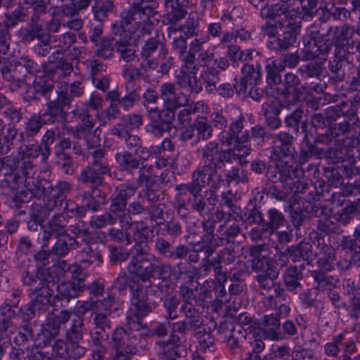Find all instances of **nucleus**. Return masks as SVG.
Masks as SVG:
<instances>
[{"label":"nucleus","instance_id":"60","mask_svg":"<svg viewBox=\"0 0 360 360\" xmlns=\"http://www.w3.org/2000/svg\"><path fill=\"white\" fill-rule=\"evenodd\" d=\"M173 291H168V294H165L161 298L163 303V307L166 309L167 319L169 320H174L178 317L177 308L179 304V300L176 297Z\"/></svg>","mask_w":360,"mask_h":360},{"label":"nucleus","instance_id":"21","mask_svg":"<svg viewBox=\"0 0 360 360\" xmlns=\"http://www.w3.org/2000/svg\"><path fill=\"white\" fill-rule=\"evenodd\" d=\"M159 93L163 105L180 108L188 101L187 96L181 91H178L176 84L172 82H167L160 84Z\"/></svg>","mask_w":360,"mask_h":360},{"label":"nucleus","instance_id":"57","mask_svg":"<svg viewBox=\"0 0 360 360\" xmlns=\"http://www.w3.org/2000/svg\"><path fill=\"white\" fill-rule=\"evenodd\" d=\"M94 328L91 334L96 335H105L108 338L107 334L111 329V321L108 319V315L103 313H95L93 318Z\"/></svg>","mask_w":360,"mask_h":360},{"label":"nucleus","instance_id":"22","mask_svg":"<svg viewBox=\"0 0 360 360\" xmlns=\"http://www.w3.org/2000/svg\"><path fill=\"white\" fill-rule=\"evenodd\" d=\"M196 65L182 66L181 75L176 77V83L182 89L191 94H198L202 90V82L200 78L196 77Z\"/></svg>","mask_w":360,"mask_h":360},{"label":"nucleus","instance_id":"31","mask_svg":"<svg viewBox=\"0 0 360 360\" xmlns=\"http://www.w3.org/2000/svg\"><path fill=\"white\" fill-rule=\"evenodd\" d=\"M86 288V284L75 283V281H66L60 283L57 287L56 300H66L68 302L72 298L79 296Z\"/></svg>","mask_w":360,"mask_h":360},{"label":"nucleus","instance_id":"25","mask_svg":"<svg viewBox=\"0 0 360 360\" xmlns=\"http://www.w3.org/2000/svg\"><path fill=\"white\" fill-rule=\"evenodd\" d=\"M258 330H262L266 338L271 340H279L283 338L281 328V319L278 315L270 314L264 315L259 321Z\"/></svg>","mask_w":360,"mask_h":360},{"label":"nucleus","instance_id":"13","mask_svg":"<svg viewBox=\"0 0 360 360\" xmlns=\"http://www.w3.org/2000/svg\"><path fill=\"white\" fill-rule=\"evenodd\" d=\"M23 145L18 148V158H7V165L20 169V165L24 162H33L30 159L37 158L41 156L42 161L48 160L51 154V148L42 146L41 144H35L32 142L22 143Z\"/></svg>","mask_w":360,"mask_h":360},{"label":"nucleus","instance_id":"35","mask_svg":"<svg viewBox=\"0 0 360 360\" xmlns=\"http://www.w3.org/2000/svg\"><path fill=\"white\" fill-rule=\"evenodd\" d=\"M67 129L75 139H84L89 148H93L100 145L101 139L99 134H97L99 131L98 128L91 130L77 125L75 127H67Z\"/></svg>","mask_w":360,"mask_h":360},{"label":"nucleus","instance_id":"15","mask_svg":"<svg viewBox=\"0 0 360 360\" xmlns=\"http://www.w3.org/2000/svg\"><path fill=\"white\" fill-rule=\"evenodd\" d=\"M272 140V153L277 159L290 158L295 159L296 150L294 146V136L289 133L283 131L274 134ZM290 162H292L291 160ZM293 162H295L293 161Z\"/></svg>","mask_w":360,"mask_h":360},{"label":"nucleus","instance_id":"28","mask_svg":"<svg viewBox=\"0 0 360 360\" xmlns=\"http://www.w3.org/2000/svg\"><path fill=\"white\" fill-rule=\"evenodd\" d=\"M11 172L5 174V178L0 183V193L12 195L18 192L19 186L23 184V176L17 168L9 167Z\"/></svg>","mask_w":360,"mask_h":360},{"label":"nucleus","instance_id":"38","mask_svg":"<svg viewBox=\"0 0 360 360\" xmlns=\"http://www.w3.org/2000/svg\"><path fill=\"white\" fill-rule=\"evenodd\" d=\"M141 18L131 8L124 10L120 15V21L113 25L112 30L115 37L120 34L124 35V32H127L131 35V30L129 27L133 22L136 25Z\"/></svg>","mask_w":360,"mask_h":360},{"label":"nucleus","instance_id":"11","mask_svg":"<svg viewBox=\"0 0 360 360\" xmlns=\"http://www.w3.org/2000/svg\"><path fill=\"white\" fill-rule=\"evenodd\" d=\"M295 162L285 160L284 159H276L273 165H266L265 162L256 159L250 162V170L257 174L262 175L265 173L266 181L272 184L280 182L283 186L285 182L283 178L284 171L292 168Z\"/></svg>","mask_w":360,"mask_h":360},{"label":"nucleus","instance_id":"47","mask_svg":"<svg viewBox=\"0 0 360 360\" xmlns=\"http://www.w3.org/2000/svg\"><path fill=\"white\" fill-rule=\"evenodd\" d=\"M349 106L352 105L347 103V101H343L338 105L327 108L325 110V115L330 122L341 116L347 117L349 120H353L352 115H354V111L350 110Z\"/></svg>","mask_w":360,"mask_h":360},{"label":"nucleus","instance_id":"27","mask_svg":"<svg viewBox=\"0 0 360 360\" xmlns=\"http://www.w3.org/2000/svg\"><path fill=\"white\" fill-rule=\"evenodd\" d=\"M304 279L302 269L296 266H290L288 267L285 273L283 274V281L288 291L295 295L299 294L303 289L301 283Z\"/></svg>","mask_w":360,"mask_h":360},{"label":"nucleus","instance_id":"8","mask_svg":"<svg viewBox=\"0 0 360 360\" xmlns=\"http://www.w3.org/2000/svg\"><path fill=\"white\" fill-rule=\"evenodd\" d=\"M21 281L29 288V294L50 288L55 283L51 268L34 267L27 265L21 272Z\"/></svg>","mask_w":360,"mask_h":360},{"label":"nucleus","instance_id":"33","mask_svg":"<svg viewBox=\"0 0 360 360\" xmlns=\"http://www.w3.org/2000/svg\"><path fill=\"white\" fill-rule=\"evenodd\" d=\"M115 160L120 169L127 174H134L141 166L143 162L138 157L129 150H124L117 153L115 155Z\"/></svg>","mask_w":360,"mask_h":360},{"label":"nucleus","instance_id":"10","mask_svg":"<svg viewBox=\"0 0 360 360\" xmlns=\"http://www.w3.org/2000/svg\"><path fill=\"white\" fill-rule=\"evenodd\" d=\"M319 34V31H312L310 36L303 38L304 47L300 51L302 60L308 61L316 58L326 60L332 43L328 39L324 40Z\"/></svg>","mask_w":360,"mask_h":360},{"label":"nucleus","instance_id":"26","mask_svg":"<svg viewBox=\"0 0 360 360\" xmlns=\"http://www.w3.org/2000/svg\"><path fill=\"white\" fill-rule=\"evenodd\" d=\"M115 49L120 54V58L127 63L132 62L136 58L134 46L131 43V37L124 32V35L115 36Z\"/></svg>","mask_w":360,"mask_h":360},{"label":"nucleus","instance_id":"32","mask_svg":"<svg viewBox=\"0 0 360 360\" xmlns=\"http://www.w3.org/2000/svg\"><path fill=\"white\" fill-rule=\"evenodd\" d=\"M29 231L20 238L18 243V250L22 254H30L39 243H41L40 237L41 231L37 227L31 230V226L28 224Z\"/></svg>","mask_w":360,"mask_h":360},{"label":"nucleus","instance_id":"9","mask_svg":"<svg viewBox=\"0 0 360 360\" xmlns=\"http://www.w3.org/2000/svg\"><path fill=\"white\" fill-rule=\"evenodd\" d=\"M20 174L23 176V183L27 191L37 198L48 197L53 190L49 181L45 179L39 180L35 177L36 165L33 162H24L20 165Z\"/></svg>","mask_w":360,"mask_h":360},{"label":"nucleus","instance_id":"49","mask_svg":"<svg viewBox=\"0 0 360 360\" xmlns=\"http://www.w3.org/2000/svg\"><path fill=\"white\" fill-rule=\"evenodd\" d=\"M333 216H325L317 221V234L328 236L330 234H340L342 229Z\"/></svg>","mask_w":360,"mask_h":360},{"label":"nucleus","instance_id":"18","mask_svg":"<svg viewBox=\"0 0 360 360\" xmlns=\"http://www.w3.org/2000/svg\"><path fill=\"white\" fill-rule=\"evenodd\" d=\"M154 243L155 251L165 258L181 260L190 252L189 248L186 245L180 244L174 247L169 240L163 237H157Z\"/></svg>","mask_w":360,"mask_h":360},{"label":"nucleus","instance_id":"46","mask_svg":"<svg viewBox=\"0 0 360 360\" xmlns=\"http://www.w3.org/2000/svg\"><path fill=\"white\" fill-rule=\"evenodd\" d=\"M179 108L170 105H163L162 108L156 107L148 114L152 121H157L162 124H171L175 119V112Z\"/></svg>","mask_w":360,"mask_h":360},{"label":"nucleus","instance_id":"5","mask_svg":"<svg viewBox=\"0 0 360 360\" xmlns=\"http://www.w3.org/2000/svg\"><path fill=\"white\" fill-rule=\"evenodd\" d=\"M304 172L300 169L296 162L292 168L284 171L283 174V187L294 191L295 194H305L304 200L307 202L319 200L320 196L323 195V181H316L314 184H308L304 179Z\"/></svg>","mask_w":360,"mask_h":360},{"label":"nucleus","instance_id":"39","mask_svg":"<svg viewBox=\"0 0 360 360\" xmlns=\"http://www.w3.org/2000/svg\"><path fill=\"white\" fill-rule=\"evenodd\" d=\"M188 4V0H165V6L169 21L175 23L186 14L185 6Z\"/></svg>","mask_w":360,"mask_h":360},{"label":"nucleus","instance_id":"59","mask_svg":"<svg viewBox=\"0 0 360 360\" xmlns=\"http://www.w3.org/2000/svg\"><path fill=\"white\" fill-rule=\"evenodd\" d=\"M124 88L126 93L121 96L120 107L125 110H128L140 101L141 98V89L139 86H124Z\"/></svg>","mask_w":360,"mask_h":360},{"label":"nucleus","instance_id":"16","mask_svg":"<svg viewBox=\"0 0 360 360\" xmlns=\"http://www.w3.org/2000/svg\"><path fill=\"white\" fill-rule=\"evenodd\" d=\"M55 360H77L85 353V347L79 345L78 342L66 343L63 340H53Z\"/></svg>","mask_w":360,"mask_h":360},{"label":"nucleus","instance_id":"24","mask_svg":"<svg viewBox=\"0 0 360 360\" xmlns=\"http://www.w3.org/2000/svg\"><path fill=\"white\" fill-rule=\"evenodd\" d=\"M151 262L149 259L131 258L127 270L134 281H149Z\"/></svg>","mask_w":360,"mask_h":360},{"label":"nucleus","instance_id":"29","mask_svg":"<svg viewBox=\"0 0 360 360\" xmlns=\"http://www.w3.org/2000/svg\"><path fill=\"white\" fill-rule=\"evenodd\" d=\"M312 126L316 129L317 133L316 143L331 144L332 138L329 136V130L331 128V123L326 115L322 113H315L311 119Z\"/></svg>","mask_w":360,"mask_h":360},{"label":"nucleus","instance_id":"45","mask_svg":"<svg viewBox=\"0 0 360 360\" xmlns=\"http://www.w3.org/2000/svg\"><path fill=\"white\" fill-rule=\"evenodd\" d=\"M328 271L316 269L311 271V276L316 283L315 289L325 290L335 287L338 278L335 276L328 275Z\"/></svg>","mask_w":360,"mask_h":360},{"label":"nucleus","instance_id":"64","mask_svg":"<svg viewBox=\"0 0 360 360\" xmlns=\"http://www.w3.org/2000/svg\"><path fill=\"white\" fill-rule=\"evenodd\" d=\"M114 39L115 37L112 38H103L102 41L95 44L96 47V56L104 60L112 58L115 49Z\"/></svg>","mask_w":360,"mask_h":360},{"label":"nucleus","instance_id":"1","mask_svg":"<svg viewBox=\"0 0 360 360\" xmlns=\"http://www.w3.org/2000/svg\"><path fill=\"white\" fill-rule=\"evenodd\" d=\"M172 283H154L150 279L144 282L134 281L130 285L131 310L135 317H127V328L118 327L111 334L108 342L113 354L112 360H131L138 352L141 341L140 330L143 328L139 316H146L152 311L148 303L149 299H160L168 291H173Z\"/></svg>","mask_w":360,"mask_h":360},{"label":"nucleus","instance_id":"61","mask_svg":"<svg viewBox=\"0 0 360 360\" xmlns=\"http://www.w3.org/2000/svg\"><path fill=\"white\" fill-rule=\"evenodd\" d=\"M304 110L298 108L288 115L284 120L286 127L293 129L296 132L299 131V125L301 124V128L303 132H306L307 123V121H302Z\"/></svg>","mask_w":360,"mask_h":360},{"label":"nucleus","instance_id":"6","mask_svg":"<svg viewBox=\"0 0 360 360\" xmlns=\"http://www.w3.org/2000/svg\"><path fill=\"white\" fill-rule=\"evenodd\" d=\"M301 82L299 76L292 72H286L283 75L276 94L282 108L290 109L306 101L307 88L301 85Z\"/></svg>","mask_w":360,"mask_h":360},{"label":"nucleus","instance_id":"19","mask_svg":"<svg viewBox=\"0 0 360 360\" xmlns=\"http://www.w3.org/2000/svg\"><path fill=\"white\" fill-rule=\"evenodd\" d=\"M286 11H288V6L279 4L262 8L260 16L266 20V25L262 27V30L265 31L269 28L272 34L277 26L281 28L283 27V20Z\"/></svg>","mask_w":360,"mask_h":360},{"label":"nucleus","instance_id":"40","mask_svg":"<svg viewBox=\"0 0 360 360\" xmlns=\"http://www.w3.org/2000/svg\"><path fill=\"white\" fill-rule=\"evenodd\" d=\"M185 319L184 320L193 331L201 329L203 325V318L193 304L184 303L181 307Z\"/></svg>","mask_w":360,"mask_h":360},{"label":"nucleus","instance_id":"48","mask_svg":"<svg viewBox=\"0 0 360 360\" xmlns=\"http://www.w3.org/2000/svg\"><path fill=\"white\" fill-rule=\"evenodd\" d=\"M266 218L267 219H265L264 231H268L271 236L272 233H275L278 229L284 226L287 223L283 214L276 208L268 210Z\"/></svg>","mask_w":360,"mask_h":360},{"label":"nucleus","instance_id":"7","mask_svg":"<svg viewBox=\"0 0 360 360\" xmlns=\"http://www.w3.org/2000/svg\"><path fill=\"white\" fill-rule=\"evenodd\" d=\"M53 295V290L51 287L28 294L30 301L27 306L20 309L23 321L28 322L36 316L40 317L48 313L51 306V299Z\"/></svg>","mask_w":360,"mask_h":360},{"label":"nucleus","instance_id":"3","mask_svg":"<svg viewBox=\"0 0 360 360\" xmlns=\"http://www.w3.org/2000/svg\"><path fill=\"white\" fill-rule=\"evenodd\" d=\"M22 98L30 105L40 102L41 98H44L47 110L43 116H49V122L59 121L60 89L56 88V82L52 77L48 75L37 77L32 85H27Z\"/></svg>","mask_w":360,"mask_h":360},{"label":"nucleus","instance_id":"4","mask_svg":"<svg viewBox=\"0 0 360 360\" xmlns=\"http://www.w3.org/2000/svg\"><path fill=\"white\" fill-rule=\"evenodd\" d=\"M245 119L243 115L233 120L228 130H223L219 135V140L222 146L237 148L238 146H244L243 143L253 141L259 146H263L266 141L271 140L274 134L259 124L252 127L250 131L245 129ZM246 146V145H245ZM248 148V146H247ZM250 149V148L249 147Z\"/></svg>","mask_w":360,"mask_h":360},{"label":"nucleus","instance_id":"23","mask_svg":"<svg viewBox=\"0 0 360 360\" xmlns=\"http://www.w3.org/2000/svg\"><path fill=\"white\" fill-rule=\"evenodd\" d=\"M285 67L278 60L267 59L264 68L266 73V94H276L283 77L281 73Z\"/></svg>","mask_w":360,"mask_h":360},{"label":"nucleus","instance_id":"51","mask_svg":"<svg viewBox=\"0 0 360 360\" xmlns=\"http://www.w3.org/2000/svg\"><path fill=\"white\" fill-rule=\"evenodd\" d=\"M44 33L42 23H35L30 21L27 27L20 30L19 37L21 41L31 43L34 39H39Z\"/></svg>","mask_w":360,"mask_h":360},{"label":"nucleus","instance_id":"52","mask_svg":"<svg viewBox=\"0 0 360 360\" xmlns=\"http://www.w3.org/2000/svg\"><path fill=\"white\" fill-rule=\"evenodd\" d=\"M245 328H243L245 330ZM245 332L242 331L240 326H238L237 330H232L231 334L225 337L223 341L226 344L229 350L233 354H239L241 352L242 343L245 338Z\"/></svg>","mask_w":360,"mask_h":360},{"label":"nucleus","instance_id":"17","mask_svg":"<svg viewBox=\"0 0 360 360\" xmlns=\"http://www.w3.org/2000/svg\"><path fill=\"white\" fill-rule=\"evenodd\" d=\"M84 91L85 85L82 80L70 83L66 89H60L59 121L62 122L66 118L64 109L70 108L73 98L82 97Z\"/></svg>","mask_w":360,"mask_h":360},{"label":"nucleus","instance_id":"14","mask_svg":"<svg viewBox=\"0 0 360 360\" xmlns=\"http://www.w3.org/2000/svg\"><path fill=\"white\" fill-rule=\"evenodd\" d=\"M68 224V219L64 214H54L47 223L41 227L43 230L41 237L43 247L49 246V241L53 236L59 238L68 235L67 229Z\"/></svg>","mask_w":360,"mask_h":360},{"label":"nucleus","instance_id":"34","mask_svg":"<svg viewBox=\"0 0 360 360\" xmlns=\"http://www.w3.org/2000/svg\"><path fill=\"white\" fill-rule=\"evenodd\" d=\"M298 35L288 31H285L278 37L271 38L266 44V46L271 51L281 54L288 50L297 40Z\"/></svg>","mask_w":360,"mask_h":360},{"label":"nucleus","instance_id":"54","mask_svg":"<svg viewBox=\"0 0 360 360\" xmlns=\"http://www.w3.org/2000/svg\"><path fill=\"white\" fill-rule=\"evenodd\" d=\"M202 190H198L188 199V205L191 211L200 216L207 214L210 210L207 205L205 197L201 195Z\"/></svg>","mask_w":360,"mask_h":360},{"label":"nucleus","instance_id":"36","mask_svg":"<svg viewBox=\"0 0 360 360\" xmlns=\"http://www.w3.org/2000/svg\"><path fill=\"white\" fill-rule=\"evenodd\" d=\"M288 258L293 262L305 261L308 264L314 259L312 246L308 243H300L287 249Z\"/></svg>","mask_w":360,"mask_h":360},{"label":"nucleus","instance_id":"62","mask_svg":"<svg viewBox=\"0 0 360 360\" xmlns=\"http://www.w3.org/2000/svg\"><path fill=\"white\" fill-rule=\"evenodd\" d=\"M344 248L350 251L353 255H360V224L353 230L352 236H345L342 241Z\"/></svg>","mask_w":360,"mask_h":360},{"label":"nucleus","instance_id":"37","mask_svg":"<svg viewBox=\"0 0 360 360\" xmlns=\"http://www.w3.org/2000/svg\"><path fill=\"white\" fill-rule=\"evenodd\" d=\"M42 115L34 114L25 123V131L20 133L18 138L21 143H30L34 141V137L39 132L42 126Z\"/></svg>","mask_w":360,"mask_h":360},{"label":"nucleus","instance_id":"53","mask_svg":"<svg viewBox=\"0 0 360 360\" xmlns=\"http://www.w3.org/2000/svg\"><path fill=\"white\" fill-rule=\"evenodd\" d=\"M181 337L176 335H171L167 342H161L159 345L162 348V351L159 353L160 357L162 360H175L179 356L177 354L178 347L176 343L180 342Z\"/></svg>","mask_w":360,"mask_h":360},{"label":"nucleus","instance_id":"20","mask_svg":"<svg viewBox=\"0 0 360 360\" xmlns=\"http://www.w3.org/2000/svg\"><path fill=\"white\" fill-rule=\"evenodd\" d=\"M70 315L68 310L64 309L58 314H53L46 318V323L42 326V335L49 343H53L56 340L55 338L59 335L62 326L70 320Z\"/></svg>","mask_w":360,"mask_h":360},{"label":"nucleus","instance_id":"58","mask_svg":"<svg viewBox=\"0 0 360 360\" xmlns=\"http://www.w3.org/2000/svg\"><path fill=\"white\" fill-rule=\"evenodd\" d=\"M272 289H274V294L264 297L266 307L270 309L276 308L278 302H285L288 297L286 290L281 283L276 282Z\"/></svg>","mask_w":360,"mask_h":360},{"label":"nucleus","instance_id":"50","mask_svg":"<svg viewBox=\"0 0 360 360\" xmlns=\"http://www.w3.org/2000/svg\"><path fill=\"white\" fill-rule=\"evenodd\" d=\"M63 238H60L51 249L52 254L58 257H65L70 251L79 247V243L76 239L70 238V235H66Z\"/></svg>","mask_w":360,"mask_h":360},{"label":"nucleus","instance_id":"12","mask_svg":"<svg viewBox=\"0 0 360 360\" xmlns=\"http://www.w3.org/2000/svg\"><path fill=\"white\" fill-rule=\"evenodd\" d=\"M136 191V187L129 184H120L115 188L110 199L109 212L116 217L120 223L129 224L127 202Z\"/></svg>","mask_w":360,"mask_h":360},{"label":"nucleus","instance_id":"43","mask_svg":"<svg viewBox=\"0 0 360 360\" xmlns=\"http://www.w3.org/2000/svg\"><path fill=\"white\" fill-rule=\"evenodd\" d=\"M302 20V13L299 8H293L288 6V11L285 12L283 17V27L288 29V32L300 34Z\"/></svg>","mask_w":360,"mask_h":360},{"label":"nucleus","instance_id":"44","mask_svg":"<svg viewBox=\"0 0 360 360\" xmlns=\"http://www.w3.org/2000/svg\"><path fill=\"white\" fill-rule=\"evenodd\" d=\"M138 177L135 186L137 187L154 186L160 179V176L153 174V165L142 163L138 169Z\"/></svg>","mask_w":360,"mask_h":360},{"label":"nucleus","instance_id":"41","mask_svg":"<svg viewBox=\"0 0 360 360\" xmlns=\"http://www.w3.org/2000/svg\"><path fill=\"white\" fill-rule=\"evenodd\" d=\"M24 360H55L53 343H46L43 347H28L25 349Z\"/></svg>","mask_w":360,"mask_h":360},{"label":"nucleus","instance_id":"55","mask_svg":"<svg viewBox=\"0 0 360 360\" xmlns=\"http://www.w3.org/2000/svg\"><path fill=\"white\" fill-rule=\"evenodd\" d=\"M243 81L249 82L250 86H257L262 80V67L258 63L256 65L247 63L242 68Z\"/></svg>","mask_w":360,"mask_h":360},{"label":"nucleus","instance_id":"30","mask_svg":"<svg viewBox=\"0 0 360 360\" xmlns=\"http://www.w3.org/2000/svg\"><path fill=\"white\" fill-rule=\"evenodd\" d=\"M153 262H151L150 279L158 278L160 283H172L169 280L175 267L169 263L162 262L160 259L153 255Z\"/></svg>","mask_w":360,"mask_h":360},{"label":"nucleus","instance_id":"2","mask_svg":"<svg viewBox=\"0 0 360 360\" xmlns=\"http://www.w3.org/2000/svg\"><path fill=\"white\" fill-rule=\"evenodd\" d=\"M251 149L245 146H238L236 148L226 150L220 148L217 141H210L197 150L200 155L202 165H199L192 174L198 181L202 188L212 184L217 187L221 179L219 171L224 162L231 163L240 157L250 154Z\"/></svg>","mask_w":360,"mask_h":360},{"label":"nucleus","instance_id":"63","mask_svg":"<svg viewBox=\"0 0 360 360\" xmlns=\"http://www.w3.org/2000/svg\"><path fill=\"white\" fill-rule=\"evenodd\" d=\"M359 213L357 207L353 202H348L340 211L333 214L334 220L343 225H347Z\"/></svg>","mask_w":360,"mask_h":360},{"label":"nucleus","instance_id":"56","mask_svg":"<svg viewBox=\"0 0 360 360\" xmlns=\"http://www.w3.org/2000/svg\"><path fill=\"white\" fill-rule=\"evenodd\" d=\"M115 8L112 0H96L92 6L94 18L99 22L103 21Z\"/></svg>","mask_w":360,"mask_h":360},{"label":"nucleus","instance_id":"42","mask_svg":"<svg viewBox=\"0 0 360 360\" xmlns=\"http://www.w3.org/2000/svg\"><path fill=\"white\" fill-rule=\"evenodd\" d=\"M320 248V256L319 257L316 264L319 269L325 271H331L334 269V264L335 261V250L330 245L319 243Z\"/></svg>","mask_w":360,"mask_h":360}]
</instances>
